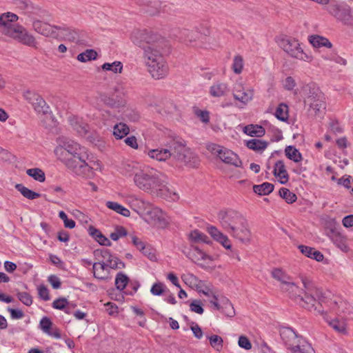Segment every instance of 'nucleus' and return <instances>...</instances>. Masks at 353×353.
Wrapping results in <instances>:
<instances>
[{
  "label": "nucleus",
  "mask_w": 353,
  "mask_h": 353,
  "mask_svg": "<svg viewBox=\"0 0 353 353\" xmlns=\"http://www.w3.org/2000/svg\"><path fill=\"white\" fill-rule=\"evenodd\" d=\"M123 172L126 176L133 178L137 188L152 196L170 201H175L179 198L178 194L169 188L168 177L157 170L130 163L124 165Z\"/></svg>",
  "instance_id": "1"
},
{
  "label": "nucleus",
  "mask_w": 353,
  "mask_h": 353,
  "mask_svg": "<svg viewBox=\"0 0 353 353\" xmlns=\"http://www.w3.org/2000/svg\"><path fill=\"white\" fill-rule=\"evenodd\" d=\"M56 141L55 156L77 175L89 178L93 174V169L101 168L99 161H94L93 165L87 162L88 150L77 141L64 136L59 137Z\"/></svg>",
  "instance_id": "2"
},
{
  "label": "nucleus",
  "mask_w": 353,
  "mask_h": 353,
  "mask_svg": "<svg viewBox=\"0 0 353 353\" xmlns=\"http://www.w3.org/2000/svg\"><path fill=\"white\" fill-rule=\"evenodd\" d=\"M165 148H157L148 151L150 158L158 161L170 159L177 164L196 167L199 165L198 157L186 145L185 141L179 137L170 139Z\"/></svg>",
  "instance_id": "3"
},
{
  "label": "nucleus",
  "mask_w": 353,
  "mask_h": 353,
  "mask_svg": "<svg viewBox=\"0 0 353 353\" xmlns=\"http://www.w3.org/2000/svg\"><path fill=\"white\" fill-rule=\"evenodd\" d=\"M281 337L292 353H314V350L305 339L299 336L290 327L280 330Z\"/></svg>",
  "instance_id": "4"
},
{
  "label": "nucleus",
  "mask_w": 353,
  "mask_h": 353,
  "mask_svg": "<svg viewBox=\"0 0 353 353\" xmlns=\"http://www.w3.org/2000/svg\"><path fill=\"white\" fill-rule=\"evenodd\" d=\"M208 150L214 156L216 157L222 162L232 165L236 168L242 166V161L239 156L222 145L215 143H210L207 145Z\"/></svg>",
  "instance_id": "5"
},
{
  "label": "nucleus",
  "mask_w": 353,
  "mask_h": 353,
  "mask_svg": "<svg viewBox=\"0 0 353 353\" xmlns=\"http://www.w3.org/2000/svg\"><path fill=\"white\" fill-rule=\"evenodd\" d=\"M217 216L221 227L230 234L245 222V219L241 213L232 210H221Z\"/></svg>",
  "instance_id": "6"
},
{
  "label": "nucleus",
  "mask_w": 353,
  "mask_h": 353,
  "mask_svg": "<svg viewBox=\"0 0 353 353\" xmlns=\"http://www.w3.org/2000/svg\"><path fill=\"white\" fill-rule=\"evenodd\" d=\"M54 39L58 41L83 44L86 43L87 34L83 31L77 30L69 27H55Z\"/></svg>",
  "instance_id": "7"
},
{
  "label": "nucleus",
  "mask_w": 353,
  "mask_h": 353,
  "mask_svg": "<svg viewBox=\"0 0 353 353\" xmlns=\"http://www.w3.org/2000/svg\"><path fill=\"white\" fill-rule=\"evenodd\" d=\"M19 17L12 12H7L0 14V34L9 38L18 23Z\"/></svg>",
  "instance_id": "8"
},
{
  "label": "nucleus",
  "mask_w": 353,
  "mask_h": 353,
  "mask_svg": "<svg viewBox=\"0 0 353 353\" xmlns=\"http://www.w3.org/2000/svg\"><path fill=\"white\" fill-rule=\"evenodd\" d=\"M132 41L133 43H146L152 44L155 43H163L165 39L161 34L153 31L147 30H136L132 34Z\"/></svg>",
  "instance_id": "9"
},
{
  "label": "nucleus",
  "mask_w": 353,
  "mask_h": 353,
  "mask_svg": "<svg viewBox=\"0 0 353 353\" xmlns=\"http://www.w3.org/2000/svg\"><path fill=\"white\" fill-rule=\"evenodd\" d=\"M302 283L303 287L305 288L303 293L301 296L299 298L297 303L303 307L306 308L307 310H312V309L316 310L315 305L316 303V300L313 294V287L308 282L306 279H302Z\"/></svg>",
  "instance_id": "10"
},
{
  "label": "nucleus",
  "mask_w": 353,
  "mask_h": 353,
  "mask_svg": "<svg viewBox=\"0 0 353 353\" xmlns=\"http://www.w3.org/2000/svg\"><path fill=\"white\" fill-rule=\"evenodd\" d=\"M188 256L203 269L208 270L213 266V257L198 247L193 248Z\"/></svg>",
  "instance_id": "11"
},
{
  "label": "nucleus",
  "mask_w": 353,
  "mask_h": 353,
  "mask_svg": "<svg viewBox=\"0 0 353 353\" xmlns=\"http://www.w3.org/2000/svg\"><path fill=\"white\" fill-rule=\"evenodd\" d=\"M327 11L338 20L345 23H351L353 22V16L351 9L348 6H340L336 3L330 4L327 8Z\"/></svg>",
  "instance_id": "12"
},
{
  "label": "nucleus",
  "mask_w": 353,
  "mask_h": 353,
  "mask_svg": "<svg viewBox=\"0 0 353 353\" xmlns=\"http://www.w3.org/2000/svg\"><path fill=\"white\" fill-rule=\"evenodd\" d=\"M8 39L22 44H34L36 42L34 35L21 24H17Z\"/></svg>",
  "instance_id": "13"
},
{
  "label": "nucleus",
  "mask_w": 353,
  "mask_h": 353,
  "mask_svg": "<svg viewBox=\"0 0 353 353\" xmlns=\"http://www.w3.org/2000/svg\"><path fill=\"white\" fill-rule=\"evenodd\" d=\"M146 65L149 73L154 79H163L168 74L169 68L165 59H160L154 63L150 61Z\"/></svg>",
  "instance_id": "14"
},
{
  "label": "nucleus",
  "mask_w": 353,
  "mask_h": 353,
  "mask_svg": "<svg viewBox=\"0 0 353 353\" xmlns=\"http://www.w3.org/2000/svg\"><path fill=\"white\" fill-rule=\"evenodd\" d=\"M305 102L308 103L311 108H312L316 113L321 112L325 108L323 97L321 92L317 88H312V93L311 95L307 97Z\"/></svg>",
  "instance_id": "15"
},
{
  "label": "nucleus",
  "mask_w": 353,
  "mask_h": 353,
  "mask_svg": "<svg viewBox=\"0 0 353 353\" xmlns=\"http://www.w3.org/2000/svg\"><path fill=\"white\" fill-rule=\"evenodd\" d=\"M146 221L159 228H163L166 225L163 211L159 208H152L146 212Z\"/></svg>",
  "instance_id": "16"
},
{
  "label": "nucleus",
  "mask_w": 353,
  "mask_h": 353,
  "mask_svg": "<svg viewBox=\"0 0 353 353\" xmlns=\"http://www.w3.org/2000/svg\"><path fill=\"white\" fill-rule=\"evenodd\" d=\"M207 232L211 237L216 242L219 243L226 250H232V243L227 235L224 234L216 227L208 225Z\"/></svg>",
  "instance_id": "17"
},
{
  "label": "nucleus",
  "mask_w": 353,
  "mask_h": 353,
  "mask_svg": "<svg viewBox=\"0 0 353 353\" xmlns=\"http://www.w3.org/2000/svg\"><path fill=\"white\" fill-rule=\"evenodd\" d=\"M232 91L234 99L243 104H247L254 96L253 90L245 89L241 83H236Z\"/></svg>",
  "instance_id": "18"
},
{
  "label": "nucleus",
  "mask_w": 353,
  "mask_h": 353,
  "mask_svg": "<svg viewBox=\"0 0 353 353\" xmlns=\"http://www.w3.org/2000/svg\"><path fill=\"white\" fill-rule=\"evenodd\" d=\"M101 255L102 257V261L100 262L105 264L110 270L124 268V263L121 261L117 256L112 255L108 250H101Z\"/></svg>",
  "instance_id": "19"
},
{
  "label": "nucleus",
  "mask_w": 353,
  "mask_h": 353,
  "mask_svg": "<svg viewBox=\"0 0 353 353\" xmlns=\"http://www.w3.org/2000/svg\"><path fill=\"white\" fill-rule=\"evenodd\" d=\"M32 26L34 31L43 36L54 38V36L55 35L56 26H52L39 19H32Z\"/></svg>",
  "instance_id": "20"
},
{
  "label": "nucleus",
  "mask_w": 353,
  "mask_h": 353,
  "mask_svg": "<svg viewBox=\"0 0 353 353\" xmlns=\"http://www.w3.org/2000/svg\"><path fill=\"white\" fill-rule=\"evenodd\" d=\"M144 59L145 65L164 59L161 52V46H146L144 48Z\"/></svg>",
  "instance_id": "21"
},
{
  "label": "nucleus",
  "mask_w": 353,
  "mask_h": 353,
  "mask_svg": "<svg viewBox=\"0 0 353 353\" xmlns=\"http://www.w3.org/2000/svg\"><path fill=\"white\" fill-rule=\"evenodd\" d=\"M230 235L238 239L243 243H248L251 241L252 232L249 228L246 219H245V222L240 224L239 228L234 230Z\"/></svg>",
  "instance_id": "22"
},
{
  "label": "nucleus",
  "mask_w": 353,
  "mask_h": 353,
  "mask_svg": "<svg viewBox=\"0 0 353 353\" xmlns=\"http://www.w3.org/2000/svg\"><path fill=\"white\" fill-rule=\"evenodd\" d=\"M283 50L292 57L299 59L305 61H310L312 55L301 48V46H283Z\"/></svg>",
  "instance_id": "23"
},
{
  "label": "nucleus",
  "mask_w": 353,
  "mask_h": 353,
  "mask_svg": "<svg viewBox=\"0 0 353 353\" xmlns=\"http://www.w3.org/2000/svg\"><path fill=\"white\" fill-rule=\"evenodd\" d=\"M94 276L99 280H108L110 278V269L101 262L92 265Z\"/></svg>",
  "instance_id": "24"
},
{
  "label": "nucleus",
  "mask_w": 353,
  "mask_h": 353,
  "mask_svg": "<svg viewBox=\"0 0 353 353\" xmlns=\"http://www.w3.org/2000/svg\"><path fill=\"white\" fill-rule=\"evenodd\" d=\"M331 240L336 247L343 252L347 253L350 251L347 243V238L339 232H332Z\"/></svg>",
  "instance_id": "25"
},
{
  "label": "nucleus",
  "mask_w": 353,
  "mask_h": 353,
  "mask_svg": "<svg viewBox=\"0 0 353 353\" xmlns=\"http://www.w3.org/2000/svg\"><path fill=\"white\" fill-rule=\"evenodd\" d=\"M228 84L224 82L216 81L210 87V94L213 97H221L229 92Z\"/></svg>",
  "instance_id": "26"
},
{
  "label": "nucleus",
  "mask_w": 353,
  "mask_h": 353,
  "mask_svg": "<svg viewBox=\"0 0 353 353\" xmlns=\"http://www.w3.org/2000/svg\"><path fill=\"white\" fill-rule=\"evenodd\" d=\"M273 173L281 183L285 184L288 181L289 176L283 161H278L275 163Z\"/></svg>",
  "instance_id": "27"
},
{
  "label": "nucleus",
  "mask_w": 353,
  "mask_h": 353,
  "mask_svg": "<svg viewBox=\"0 0 353 353\" xmlns=\"http://www.w3.org/2000/svg\"><path fill=\"white\" fill-rule=\"evenodd\" d=\"M69 122L72 128L76 130L79 135L84 136L88 132V125L83 122L81 119L74 116L70 117Z\"/></svg>",
  "instance_id": "28"
},
{
  "label": "nucleus",
  "mask_w": 353,
  "mask_h": 353,
  "mask_svg": "<svg viewBox=\"0 0 353 353\" xmlns=\"http://www.w3.org/2000/svg\"><path fill=\"white\" fill-rule=\"evenodd\" d=\"M329 306L332 311L337 314L345 313L350 308V304L339 297H336L331 300Z\"/></svg>",
  "instance_id": "29"
},
{
  "label": "nucleus",
  "mask_w": 353,
  "mask_h": 353,
  "mask_svg": "<svg viewBox=\"0 0 353 353\" xmlns=\"http://www.w3.org/2000/svg\"><path fill=\"white\" fill-rule=\"evenodd\" d=\"M329 325L336 332L341 334H347V323L344 319H334L327 321Z\"/></svg>",
  "instance_id": "30"
},
{
  "label": "nucleus",
  "mask_w": 353,
  "mask_h": 353,
  "mask_svg": "<svg viewBox=\"0 0 353 353\" xmlns=\"http://www.w3.org/2000/svg\"><path fill=\"white\" fill-rule=\"evenodd\" d=\"M243 132L250 137H261L265 131L261 125L250 124L243 128Z\"/></svg>",
  "instance_id": "31"
},
{
  "label": "nucleus",
  "mask_w": 353,
  "mask_h": 353,
  "mask_svg": "<svg viewBox=\"0 0 353 353\" xmlns=\"http://www.w3.org/2000/svg\"><path fill=\"white\" fill-rule=\"evenodd\" d=\"M283 290L288 292L291 298L294 299L296 302L301 296L304 290L300 289L294 282L290 281L285 287H282Z\"/></svg>",
  "instance_id": "32"
},
{
  "label": "nucleus",
  "mask_w": 353,
  "mask_h": 353,
  "mask_svg": "<svg viewBox=\"0 0 353 353\" xmlns=\"http://www.w3.org/2000/svg\"><path fill=\"white\" fill-rule=\"evenodd\" d=\"M15 5L28 14H37L40 10L34 7L31 2L27 0H16Z\"/></svg>",
  "instance_id": "33"
},
{
  "label": "nucleus",
  "mask_w": 353,
  "mask_h": 353,
  "mask_svg": "<svg viewBox=\"0 0 353 353\" xmlns=\"http://www.w3.org/2000/svg\"><path fill=\"white\" fill-rule=\"evenodd\" d=\"M105 206L108 209H110L125 217H129L130 216V210L117 202L108 201L105 203Z\"/></svg>",
  "instance_id": "34"
},
{
  "label": "nucleus",
  "mask_w": 353,
  "mask_h": 353,
  "mask_svg": "<svg viewBox=\"0 0 353 353\" xmlns=\"http://www.w3.org/2000/svg\"><path fill=\"white\" fill-rule=\"evenodd\" d=\"M130 133L128 125L124 123L120 122L113 127V135L117 139H121Z\"/></svg>",
  "instance_id": "35"
},
{
  "label": "nucleus",
  "mask_w": 353,
  "mask_h": 353,
  "mask_svg": "<svg viewBox=\"0 0 353 353\" xmlns=\"http://www.w3.org/2000/svg\"><path fill=\"white\" fill-rule=\"evenodd\" d=\"M182 280L184 283L192 288H195L196 290L202 288L203 281L199 280L196 276L192 273H188L181 276Z\"/></svg>",
  "instance_id": "36"
},
{
  "label": "nucleus",
  "mask_w": 353,
  "mask_h": 353,
  "mask_svg": "<svg viewBox=\"0 0 353 353\" xmlns=\"http://www.w3.org/2000/svg\"><path fill=\"white\" fill-rule=\"evenodd\" d=\"M285 154L290 160L294 163H299L303 159L301 153L292 145H288L285 148Z\"/></svg>",
  "instance_id": "37"
},
{
  "label": "nucleus",
  "mask_w": 353,
  "mask_h": 353,
  "mask_svg": "<svg viewBox=\"0 0 353 353\" xmlns=\"http://www.w3.org/2000/svg\"><path fill=\"white\" fill-rule=\"evenodd\" d=\"M274 190V185L268 182H264L260 185H254L253 191L254 193L260 195H268Z\"/></svg>",
  "instance_id": "38"
},
{
  "label": "nucleus",
  "mask_w": 353,
  "mask_h": 353,
  "mask_svg": "<svg viewBox=\"0 0 353 353\" xmlns=\"http://www.w3.org/2000/svg\"><path fill=\"white\" fill-rule=\"evenodd\" d=\"M188 239L193 243H210V241L208 236L198 230L191 231L188 234Z\"/></svg>",
  "instance_id": "39"
},
{
  "label": "nucleus",
  "mask_w": 353,
  "mask_h": 353,
  "mask_svg": "<svg viewBox=\"0 0 353 353\" xmlns=\"http://www.w3.org/2000/svg\"><path fill=\"white\" fill-rule=\"evenodd\" d=\"M272 276L274 279L281 283L282 287H285L291 281V278L281 269L273 270Z\"/></svg>",
  "instance_id": "40"
},
{
  "label": "nucleus",
  "mask_w": 353,
  "mask_h": 353,
  "mask_svg": "<svg viewBox=\"0 0 353 353\" xmlns=\"http://www.w3.org/2000/svg\"><path fill=\"white\" fill-rule=\"evenodd\" d=\"M246 146L250 150L262 152L267 148L268 143L265 141L253 139L246 141Z\"/></svg>",
  "instance_id": "41"
},
{
  "label": "nucleus",
  "mask_w": 353,
  "mask_h": 353,
  "mask_svg": "<svg viewBox=\"0 0 353 353\" xmlns=\"http://www.w3.org/2000/svg\"><path fill=\"white\" fill-rule=\"evenodd\" d=\"M34 111L39 114H45L48 112L49 106L46 103L45 100L39 96L35 101L31 104Z\"/></svg>",
  "instance_id": "42"
},
{
  "label": "nucleus",
  "mask_w": 353,
  "mask_h": 353,
  "mask_svg": "<svg viewBox=\"0 0 353 353\" xmlns=\"http://www.w3.org/2000/svg\"><path fill=\"white\" fill-rule=\"evenodd\" d=\"M220 311L228 317H233L235 315L234 307L227 298L221 299V309Z\"/></svg>",
  "instance_id": "43"
},
{
  "label": "nucleus",
  "mask_w": 353,
  "mask_h": 353,
  "mask_svg": "<svg viewBox=\"0 0 353 353\" xmlns=\"http://www.w3.org/2000/svg\"><path fill=\"white\" fill-rule=\"evenodd\" d=\"M274 116L280 121H288L289 117L288 106L285 103H280L275 110Z\"/></svg>",
  "instance_id": "44"
},
{
  "label": "nucleus",
  "mask_w": 353,
  "mask_h": 353,
  "mask_svg": "<svg viewBox=\"0 0 353 353\" xmlns=\"http://www.w3.org/2000/svg\"><path fill=\"white\" fill-rule=\"evenodd\" d=\"M16 189L26 198L28 199H35L40 196V194L35 192L21 184H17Z\"/></svg>",
  "instance_id": "45"
},
{
  "label": "nucleus",
  "mask_w": 353,
  "mask_h": 353,
  "mask_svg": "<svg viewBox=\"0 0 353 353\" xmlns=\"http://www.w3.org/2000/svg\"><path fill=\"white\" fill-rule=\"evenodd\" d=\"M102 70L105 71H111L115 74L121 73L123 70V64L121 61H114L112 63H104L101 65Z\"/></svg>",
  "instance_id": "46"
},
{
  "label": "nucleus",
  "mask_w": 353,
  "mask_h": 353,
  "mask_svg": "<svg viewBox=\"0 0 353 353\" xmlns=\"http://www.w3.org/2000/svg\"><path fill=\"white\" fill-rule=\"evenodd\" d=\"M26 174L35 181L39 182H44L46 176L44 172L40 168H30L26 170Z\"/></svg>",
  "instance_id": "47"
},
{
  "label": "nucleus",
  "mask_w": 353,
  "mask_h": 353,
  "mask_svg": "<svg viewBox=\"0 0 353 353\" xmlns=\"http://www.w3.org/2000/svg\"><path fill=\"white\" fill-rule=\"evenodd\" d=\"M129 278L123 272H119L115 278V286L117 290L122 291L126 287Z\"/></svg>",
  "instance_id": "48"
},
{
  "label": "nucleus",
  "mask_w": 353,
  "mask_h": 353,
  "mask_svg": "<svg viewBox=\"0 0 353 353\" xmlns=\"http://www.w3.org/2000/svg\"><path fill=\"white\" fill-rule=\"evenodd\" d=\"M97 57V53L95 50L90 49L87 50L85 52L80 53L77 56V60L80 62H87L91 60L96 59Z\"/></svg>",
  "instance_id": "49"
},
{
  "label": "nucleus",
  "mask_w": 353,
  "mask_h": 353,
  "mask_svg": "<svg viewBox=\"0 0 353 353\" xmlns=\"http://www.w3.org/2000/svg\"><path fill=\"white\" fill-rule=\"evenodd\" d=\"M279 195L281 198L285 199L288 203H292L295 202L297 199L295 194L290 192V190L285 188H281L279 190Z\"/></svg>",
  "instance_id": "50"
},
{
  "label": "nucleus",
  "mask_w": 353,
  "mask_h": 353,
  "mask_svg": "<svg viewBox=\"0 0 353 353\" xmlns=\"http://www.w3.org/2000/svg\"><path fill=\"white\" fill-rule=\"evenodd\" d=\"M243 59L242 57L240 55L235 56L232 65L233 72L236 74H241L243 71Z\"/></svg>",
  "instance_id": "51"
},
{
  "label": "nucleus",
  "mask_w": 353,
  "mask_h": 353,
  "mask_svg": "<svg viewBox=\"0 0 353 353\" xmlns=\"http://www.w3.org/2000/svg\"><path fill=\"white\" fill-rule=\"evenodd\" d=\"M210 345L217 351H220L223 347V339L221 336L214 334L208 336Z\"/></svg>",
  "instance_id": "52"
},
{
  "label": "nucleus",
  "mask_w": 353,
  "mask_h": 353,
  "mask_svg": "<svg viewBox=\"0 0 353 353\" xmlns=\"http://www.w3.org/2000/svg\"><path fill=\"white\" fill-rule=\"evenodd\" d=\"M165 290L166 286L164 283L156 282L152 285L150 292L153 296H161Z\"/></svg>",
  "instance_id": "53"
},
{
  "label": "nucleus",
  "mask_w": 353,
  "mask_h": 353,
  "mask_svg": "<svg viewBox=\"0 0 353 353\" xmlns=\"http://www.w3.org/2000/svg\"><path fill=\"white\" fill-rule=\"evenodd\" d=\"M127 234V230L124 227L117 225L114 231L110 234V236L113 241H117L120 238L125 236Z\"/></svg>",
  "instance_id": "54"
},
{
  "label": "nucleus",
  "mask_w": 353,
  "mask_h": 353,
  "mask_svg": "<svg viewBox=\"0 0 353 353\" xmlns=\"http://www.w3.org/2000/svg\"><path fill=\"white\" fill-rule=\"evenodd\" d=\"M92 234L95 237L100 245L105 246H110L111 245L110 241L98 230H94V231L92 232Z\"/></svg>",
  "instance_id": "55"
},
{
  "label": "nucleus",
  "mask_w": 353,
  "mask_h": 353,
  "mask_svg": "<svg viewBox=\"0 0 353 353\" xmlns=\"http://www.w3.org/2000/svg\"><path fill=\"white\" fill-rule=\"evenodd\" d=\"M308 41L310 44H332L327 38L317 34L310 36L308 37Z\"/></svg>",
  "instance_id": "56"
},
{
  "label": "nucleus",
  "mask_w": 353,
  "mask_h": 353,
  "mask_svg": "<svg viewBox=\"0 0 353 353\" xmlns=\"http://www.w3.org/2000/svg\"><path fill=\"white\" fill-rule=\"evenodd\" d=\"M190 310L191 312L199 314H202L204 312L201 301L197 299L193 300L190 303Z\"/></svg>",
  "instance_id": "57"
},
{
  "label": "nucleus",
  "mask_w": 353,
  "mask_h": 353,
  "mask_svg": "<svg viewBox=\"0 0 353 353\" xmlns=\"http://www.w3.org/2000/svg\"><path fill=\"white\" fill-rule=\"evenodd\" d=\"M39 94L34 91L27 90L23 93V97L29 103L32 104L39 97Z\"/></svg>",
  "instance_id": "58"
},
{
  "label": "nucleus",
  "mask_w": 353,
  "mask_h": 353,
  "mask_svg": "<svg viewBox=\"0 0 353 353\" xmlns=\"http://www.w3.org/2000/svg\"><path fill=\"white\" fill-rule=\"evenodd\" d=\"M38 294L39 297L43 301L50 300L49 290L44 285H40L37 287Z\"/></svg>",
  "instance_id": "59"
},
{
  "label": "nucleus",
  "mask_w": 353,
  "mask_h": 353,
  "mask_svg": "<svg viewBox=\"0 0 353 353\" xmlns=\"http://www.w3.org/2000/svg\"><path fill=\"white\" fill-rule=\"evenodd\" d=\"M69 304L68 301L65 298H59L52 303V307L57 310H64Z\"/></svg>",
  "instance_id": "60"
},
{
  "label": "nucleus",
  "mask_w": 353,
  "mask_h": 353,
  "mask_svg": "<svg viewBox=\"0 0 353 353\" xmlns=\"http://www.w3.org/2000/svg\"><path fill=\"white\" fill-rule=\"evenodd\" d=\"M17 297L24 305L30 306L32 303V296L27 292H19Z\"/></svg>",
  "instance_id": "61"
},
{
  "label": "nucleus",
  "mask_w": 353,
  "mask_h": 353,
  "mask_svg": "<svg viewBox=\"0 0 353 353\" xmlns=\"http://www.w3.org/2000/svg\"><path fill=\"white\" fill-rule=\"evenodd\" d=\"M51 326H52V322L49 318L43 317L40 321L41 329L46 334H47L50 330Z\"/></svg>",
  "instance_id": "62"
},
{
  "label": "nucleus",
  "mask_w": 353,
  "mask_h": 353,
  "mask_svg": "<svg viewBox=\"0 0 353 353\" xmlns=\"http://www.w3.org/2000/svg\"><path fill=\"white\" fill-rule=\"evenodd\" d=\"M238 344L239 347L247 350L252 348V344L250 340L245 336H241L239 338Z\"/></svg>",
  "instance_id": "63"
},
{
  "label": "nucleus",
  "mask_w": 353,
  "mask_h": 353,
  "mask_svg": "<svg viewBox=\"0 0 353 353\" xmlns=\"http://www.w3.org/2000/svg\"><path fill=\"white\" fill-rule=\"evenodd\" d=\"M296 83L295 82V80L292 77H288L285 79V80L283 81V85L285 89L288 90H293Z\"/></svg>",
  "instance_id": "64"
}]
</instances>
